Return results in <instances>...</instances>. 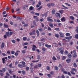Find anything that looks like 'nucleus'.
Masks as SVG:
<instances>
[{"label":"nucleus","instance_id":"nucleus-1","mask_svg":"<svg viewBox=\"0 0 78 78\" xmlns=\"http://www.w3.org/2000/svg\"><path fill=\"white\" fill-rule=\"evenodd\" d=\"M47 6L49 8H51V6H55V4L52 3H49L47 5Z\"/></svg>","mask_w":78,"mask_h":78},{"label":"nucleus","instance_id":"nucleus-2","mask_svg":"<svg viewBox=\"0 0 78 78\" xmlns=\"http://www.w3.org/2000/svg\"><path fill=\"white\" fill-rule=\"evenodd\" d=\"M6 35L8 36V37H9L10 36H12V32H10V34H9V32H6Z\"/></svg>","mask_w":78,"mask_h":78},{"label":"nucleus","instance_id":"nucleus-3","mask_svg":"<svg viewBox=\"0 0 78 78\" xmlns=\"http://www.w3.org/2000/svg\"><path fill=\"white\" fill-rule=\"evenodd\" d=\"M34 19L36 22H39V19H38V17L37 16H34Z\"/></svg>","mask_w":78,"mask_h":78},{"label":"nucleus","instance_id":"nucleus-4","mask_svg":"<svg viewBox=\"0 0 78 78\" xmlns=\"http://www.w3.org/2000/svg\"><path fill=\"white\" fill-rule=\"evenodd\" d=\"M38 5L37 4L36 5V7L37 8H39V6H40L41 5V4H42V2L40 1L38 2Z\"/></svg>","mask_w":78,"mask_h":78},{"label":"nucleus","instance_id":"nucleus-5","mask_svg":"<svg viewBox=\"0 0 78 78\" xmlns=\"http://www.w3.org/2000/svg\"><path fill=\"white\" fill-rule=\"evenodd\" d=\"M36 33L35 30H34L32 31V32H30L29 33V34L30 35H33V34H35V33Z\"/></svg>","mask_w":78,"mask_h":78},{"label":"nucleus","instance_id":"nucleus-6","mask_svg":"<svg viewBox=\"0 0 78 78\" xmlns=\"http://www.w3.org/2000/svg\"><path fill=\"white\" fill-rule=\"evenodd\" d=\"M59 34L61 37H64V34L60 32H59Z\"/></svg>","mask_w":78,"mask_h":78},{"label":"nucleus","instance_id":"nucleus-7","mask_svg":"<svg viewBox=\"0 0 78 78\" xmlns=\"http://www.w3.org/2000/svg\"><path fill=\"white\" fill-rule=\"evenodd\" d=\"M18 67L22 69V68H23V67H25V66H23V65L21 64H19L18 65Z\"/></svg>","mask_w":78,"mask_h":78},{"label":"nucleus","instance_id":"nucleus-8","mask_svg":"<svg viewBox=\"0 0 78 78\" xmlns=\"http://www.w3.org/2000/svg\"><path fill=\"white\" fill-rule=\"evenodd\" d=\"M47 20L48 22H53V20L49 18L48 17L47 18Z\"/></svg>","mask_w":78,"mask_h":78},{"label":"nucleus","instance_id":"nucleus-9","mask_svg":"<svg viewBox=\"0 0 78 78\" xmlns=\"http://www.w3.org/2000/svg\"><path fill=\"white\" fill-rule=\"evenodd\" d=\"M72 38V36H70V37H65V39H68V40H70Z\"/></svg>","mask_w":78,"mask_h":78},{"label":"nucleus","instance_id":"nucleus-10","mask_svg":"<svg viewBox=\"0 0 78 78\" xmlns=\"http://www.w3.org/2000/svg\"><path fill=\"white\" fill-rule=\"evenodd\" d=\"M70 72H76V69H75V68H72L71 69V71Z\"/></svg>","mask_w":78,"mask_h":78},{"label":"nucleus","instance_id":"nucleus-11","mask_svg":"<svg viewBox=\"0 0 78 78\" xmlns=\"http://www.w3.org/2000/svg\"><path fill=\"white\" fill-rule=\"evenodd\" d=\"M4 47H5V43L2 42L1 46V48L2 49H3V48H4Z\"/></svg>","mask_w":78,"mask_h":78},{"label":"nucleus","instance_id":"nucleus-12","mask_svg":"<svg viewBox=\"0 0 78 78\" xmlns=\"http://www.w3.org/2000/svg\"><path fill=\"white\" fill-rule=\"evenodd\" d=\"M56 17H58V16L59 18H61V14L59 13H56L55 15Z\"/></svg>","mask_w":78,"mask_h":78},{"label":"nucleus","instance_id":"nucleus-13","mask_svg":"<svg viewBox=\"0 0 78 78\" xmlns=\"http://www.w3.org/2000/svg\"><path fill=\"white\" fill-rule=\"evenodd\" d=\"M71 61H72V59L70 58H68L66 60L67 63H69L70 62H71Z\"/></svg>","mask_w":78,"mask_h":78},{"label":"nucleus","instance_id":"nucleus-14","mask_svg":"<svg viewBox=\"0 0 78 78\" xmlns=\"http://www.w3.org/2000/svg\"><path fill=\"white\" fill-rule=\"evenodd\" d=\"M5 59H7V57H5L4 58H3L2 59V62L3 64H5Z\"/></svg>","mask_w":78,"mask_h":78},{"label":"nucleus","instance_id":"nucleus-15","mask_svg":"<svg viewBox=\"0 0 78 78\" xmlns=\"http://www.w3.org/2000/svg\"><path fill=\"white\" fill-rule=\"evenodd\" d=\"M45 46L46 47H48V48H51V45H49L48 44H45Z\"/></svg>","mask_w":78,"mask_h":78},{"label":"nucleus","instance_id":"nucleus-16","mask_svg":"<svg viewBox=\"0 0 78 78\" xmlns=\"http://www.w3.org/2000/svg\"><path fill=\"white\" fill-rule=\"evenodd\" d=\"M49 25L51 28H54V27L53 26V24L52 23H49Z\"/></svg>","mask_w":78,"mask_h":78},{"label":"nucleus","instance_id":"nucleus-17","mask_svg":"<svg viewBox=\"0 0 78 78\" xmlns=\"http://www.w3.org/2000/svg\"><path fill=\"white\" fill-rule=\"evenodd\" d=\"M61 20L62 22H65L66 20H65V17H63V18H62L61 19Z\"/></svg>","mask_w":78,"mask_h":78},{"label":"nucleus","instance_id":"nucleus-18","mask_svg":"<svg viewBox=\"0 0 78 78\" xmlns=\"http://www.w3.org/2000/svg\"><path fill=\"white\" fill-rule=\"evenodd\" d=\"M67 56L68 58H72V55L70 53H69L67 55Z\"/></svg>","mask_w":78,"mask_h":78},{"label":"nucleus","instance_id":"nucleus-19","mask_svg":"<svg viewBox=\"0 0 78 78\" xmlns=\"http://www.w3.org/2000/svg\"><path fill=\"white\" fill-rule=\"evenodd\" d=\"M29 9L30 11H33V10H34V7L32 6H30Z\"/></svg>","mask_w":78,"mask_h":78},{"label":"nucleus","instance_id":"nucleus-20","mask_svg":"<svg viewBox=\"0 0 78 78\" xmlns=\"http://www.w3.org/2000/svg\"><path fill=\"white\" fill-rule=\"evenodd\" d=\"M55 9H52V14H55Z\"/></svg>","mask_w":78,"mask_h":78},{"label":"nucleus","instance_id":"nucleus-21","mask_svg":"<svg viewBox=\"0 0 78 78\" xmlns=\"http://www.w3.org/2000/svg\"><path fill=\"white\" fill-rule=\"evenodd\" d=\"M8 71L9 72V73H10V74H12V69H8Z\"/></svg>","mask_w":78,"mask_h":78},{"label":"nucleus","instance_id":"nucleus-22","mask_svg":"<svg viewBox=\"0 0 78 78\" xmlns=\"http://www.w3.org/2000/svg\"><path fill=\"white\" fill-rule=\"evenodd\" d=\"M55 37H56L57 38H58L59 37V35L58 34H55Z\"/></svg>","mask_w":78,"mask_h":78},{"label":"nucleus","instance_id":"nucleus-23","mask_svg":"<svg viewBox=\"0 0 78 78\" xmlns=\"http://www.w3.org/2000/svg\"><path fill=\"white\" fill-rule=\"evenodd\" d=\"M36 32L37 34V37H39V31H38V30H37Z\"/></svg>","mask_w":78,"mask_h":78},{"label":"nucleus","instance_id":"nucleus-24","mask_svg":"<svg viewBox=\"0 0 78 78\" xmlns=\"http://www.w3.org/2000/svg\"><path fill=\"white\" fill-rule=\"evenodd\" d=\"M55 68V70H59V68H58V67H57L56 66H55L54 67Z\"/></svg>","mask_w":78,"mask_h":78},{"label":"nucleus","instance_id":"nucleus-25","mask_svg":"<svg viewBox=\"0 0 78 78\" xmlns=\"http://www.w3.org/2000/svg\"><path fill=\"white\" fill-rule=\"evenodd\" d=\"M73 66L74 67H78V66L76 65V63L75 62L73 64Z\"/></svg>","mask_w":78,"mask_h":78},{"label":"nucleus","instance_id":"nucleus-26","mask_svg":"<svg viewBox=\"0 0 78 78\" xmlns=\"http://www.w3.org/2000/svg\"><path fill=\"white\" fill-rule=\"evenodd\" d=\"M62 6L64 8V9H69V8H68V7H67L66 6H65L64 5H62Z\"/></svg>","mask_w":78,"mask_h":78},{"label":"nucleus","instance_id":"nucleus-27","mask_svg":"<svg viewBox=\"0 0 78 78\" xmlns=\"http://www.w3.org/2000/svg\"><path fill=\"white\" fill-rule=\"evenodd\" d=\"M46 69L47 70H50V67L48 66H46Z\"/></svg>","mask_w":78,"mask_h":78},{"label":"nucleus","instance_id":"nucleus-28","mask_svg":"<svg viewBox=\"0 0 78 78\" xmlns=\"http://www.w3.org/2000/svg\"><path fill=\"white\" fill-rule=\"evenodd\" d=\"M4 26L5 28H8V25L6 24L5 23L4 24Z\"/></svg>","mask_w":78,"mask_h":78},{"label":"nucleus","instance_id":"nucleus-29","mask_svg":"<svg viewBox=\"0 0 78 78\" xmlns=\"http://www.w3.org/2000/svg\"><path fill=\"white\" fill-rule=\"evenodd\" d=\"M59 12L61 14H62L63 12H64V10H60L59 11Z\"/></svg>","mask_w":78,"mask_h":78},{"label":"nucleus","instance_id":"nucleus-30","mask_svg":"<svg viewBox=\"0 0 78 78\" xmlns=\"http://www.w3.org/2000/svg\"><path fill=\"white\" fill-rule=\"evenodd\" d=\"M11 42L13 44H15L16 42V40H11Z\"/></svg>","mask_w":78,"mask_h":78},{"label":"nucleus","instance_id":"nucleus-31","mask_svg":"<svg viewBox=\"0 0 78 78\" xmlns=\"http://www.w3.org/2000/svg\"><path fill=\"white\" fill-rule=\"evenodd\" d=\"M66 36H70V34L69 33H66Z\"/></svg>","mask_w":78,"mask_h":78},{"label":"nucleus","instance_id":"nucleus-32","mask_svg":"<svg viewBox=\"0 0 78 78\" xmlns=\"http://www.w3.org/2000/svg\"><path fill=\"white\" fill-rule=\"evenodd\" d=\"M2 55L3 56H7V55L4 53H2Z\"/></svg>","mask_w":78,"mask_h":78},{"label":"nucleus","instance_id":"nucleus-33","mask_svg":"<svg viewBox=\"0 0 78 78\" xmlns=\"http://www.w3.org/2000/svg\"><path fill=\"white\" fill-rule=\"evenodd\" d=\"M27 39V38L26 37H24L23 38V41H26Z\"/></svg>","mask_w":78,"mask_h":78},{"label":"nucleus","instance_id":"nucleus-34","mask_svg":"<svg viewBox=\"0 0 78 78\" xmlns=\"http://www.w3.org/2000/svg\"><path fill=\"white\" fill-rule=\"evenodd\" d=\"M22 64H23V66H24L25 67V64H26L25 62L24 61H22Z\"/></svg>","mask_w":78,"mask_h":78},{"label":"nucleus","instance_id":"nucleus-35","mask_svg":"<svg viewBox=\"0 0 78 78\" xmlns=\"http://www.w3.org/2000/svg\"><path fill=\"white\" fill-rule=\"evenodd\" d=\"M77 57V55H76V53L74 54H73V57L74 58H76V57Z\"/></svg>","mask_w":78,"mask_h":78},{"label":"nucleus","instance_id":"nucleus-36","mask_svg":"<svg viewBox=\"0 0 78 78\" xmlns=\"http://www.w3.org/2000/svg\"><path fill=\"white\" fill-rule=\"evenodd\" d=\"M75 38L76 39H78V34H76L75 36Z\"/></svg>","mask_w":78,"mask_h":78},{"label":"nucleus","instance_id":"nucleus-37","mask_svg":"<svg viewBox=\"0 0 78 78\" xmlns=\"http://www.w3.org/2000/svg\"><path fill=\"white\" fill-rule=\"evenodd\" d=\"M52 59L53 60H54V61L57 60V59H56V57H55L54 56H53V57Z\"/></svg>","mask_w":78,"mask_h":78},{"label":"nucleus","instance_id":"nucleus-38","mask_svg":"<svg viewBox=\"0 0 78 78\" xmlns=\"http://www.w3.org/2000/svg\"><path fill=\"white\" fill-rule=\"evenodd\" d=\"M76 29L75 30V31L77 33H78V27H76Z\"/></svg>","mask_w":78,"mask_h":78},{"label":"nucleus","instance_id":"nucleus-39","mask_svg":"<svg viewBox=\"0 0 78 78\" xmlns=\"http://www.w3.org/2000/svg\"><path fill=\"white\" fill-rule=\"evenodd\" d=\"M60 53L62 54V55H63L64 54V51L62 50H61L60 51Z\"/></svg>","mask_w":78,"mask_h":78},{"label":"nucleus","instance_id":"nucleus-40","mask_svg":"<svg viewBox=\"0 0 78 78\" xmlns=\"http://www.w3.org/2000/svg\"><path fill=\"white\" fill-rule=\"evenodd\" d=\"M38 30L40 32H41V31H43V30L42 28H41L40 29H38Z\"/></svg>","mask_w":78,"mask_h":78},{"label":"nucleus","instance_id":"nucleus-41","mask_svg":"<svg viewBox=\"0 0 78 78\" xmlns=\"http://www.w3.org/2000/svg\"><path fill=\"white\" fill-rule=\"evenodd\" d=\"M50 73L51 75H54V72L53 71H51Z\"/></svg>","mask_w":78,"mask_h":78},{"label":"nucleus","instance_id":"nucleus-42","mask_svg":"<svg viewBox=\"0 0 78 78\" xmlns=\"http://www.w3.org/2000/svg\"><path fill=\"white\" fill-rule=\"evenodd\" d=\"M70 19H71V20H74V17H73V16H70Z\"/></svg>","mask_w":78,"mask_h":78},{"label":"nucleus","instance_id":"nucleus-43","mask_svg":"<svg viewBox=\"0 0 78 78\" xmlns=\"http://www.w3.org/2000/svg\"><path fill=\"white\" fill-rule=\"evenodd\" d=\"M22 73L23 75H25V74L26 73H25V70L22 71Z\"/></svg>","mask_w":78,"mask_h":78},{"label":"nucleus","instance_id":"nucleus-44","mask_svg":"<svg viewBox=\"0 0 78 78\" xmlns=\"http://www.w3.org/2000/svg\"><path fill=\"white\" fill-rule=\"evenodd\" d=\"M33 25H35V26H36V21H35L34 20L33 21Z\"/></svg>","mask_w":78,"mask_h":78},{"label":"nucleus","instance_id":"nucleus-45","mask_svg":"<svg viewBox=\"0 0 78 78\" xmlns=\"http://www.w3.org/2000/svg\"><path fill=\"white\" fill-rule=\"evenodd\" d=\"M68 53H69V52H68V51L66 50L65 51V55H67Z\"/></svg>","mask_w":78,"mask_h":78},{"label":"nucleus","instance_id":"nucleus-46","mask_svg":"<svg viewBox=\"0 0 78 78\" xmlns=\"http://www.w3.org/2000/svg\"><path fill=\"white\" fill-rule=\"evenodd\" d=\"M39 60H36V61H34L33 60V61H32V62H39Z\"/></svg>","mask_w":78,"mask_h":78},{"label":"nucleus","instance_id":"nucleus-47","mask_svg":"<svg viewBox=\"0 0 78 78\" xmlns=\"http://www.w3.org/2000/svg\"><path fill=\"white\" fill-rule=\"evenodd\" d=\"M37 59H41V57H40V55H37Z\"/></svg>","mask_w":78,"mask_h":78},{"label":"nucleus","instance_id":"nucleus-48","mask_svg":"<svg viewBox=\"0 0 78 78\" xmlns=\"http://www.w3.org/2000/svg\"><path fill=\"white\" fill-rule=\"evenodd\" d=\"M38 45L39 46V47H41L42 46V44L41 42H39L38 43Z\"/></svg>","mask_w":78,"mask_h":78},{"label":"nucleus","instance_id":"nucleus-49","mask_svg":"<svg viewBox=\"0 0 78 78\" xmlns=\"http://www.w3.org/2000/svg\"><path fill=\"white\" fill-rule=\"evenodd\" d=\"M65 3L66 5H67L68 6H71V5L68 3Z\"/></svg>","mask_w":78,"mask_h":78},{"label":"nucleus","instance_id":"nucleus-50","mask_svg":"<svg viewBox=\"0 0 78 78\" xmlns=\"http://www.w3.org/2000/svg\"><path fill=\"white\" fill-rule=\"evenodd\" d=\"M48 30L49 31H51V29L50 28V27H48Z\"/></svg>","mask_w":78,"mask_h":78},{"label":"nucleus","instance_id":"nucleus-51","mask_svg":"<svg viewBox=\"0 0 78 78\" xmlns=\"http://www.w3.org/2000/svg\"><path fill=\"white\" fill-rule=\"evenodd\" d=\"M66 58V56H63L62 57V60H64Z\"/></svg>","mask_w":78,"mask_h":78},{"label":"nucleus","instance_id":"nucleus-52","mask_svg":"<svg viewBox=\"0 0 78 78\" xmlns=\"http://www.w3.org/2000/svg\"><path fill=\"white\" fill-rule=\"evenodd\" d=\"M41 66H42V65H41V63L38 64L37 65V66L38 67H41Z\"/></svg>","mask_w":78,"mask_h":78},{"label":"nucleus","instance_id":"nucleus-53","mask_svg":"<svg viewBox=\"0 0 78 78\" xmlns=\"http://www.w3.org/2000/svg\"><path fill=\"white\" fill-rule=\"evenodd\" d=\"M11 53L12 55H14V53H15V52L14 51H11Z\"/></svg>","mask_w":78,"mask_h":78},{"label":"nucleus","instance_id":"nucleus-54","mask_svg":"<svg viewBox=\"0 0 78 78\" xmlns=\"http://www.w3.org/2000/svg\"><path fill=\"white\" fill-rule=\"evenodd\" d=\"M16 4L17 5H18V6H19V5H20V2H19V1H18L17 2H16Z\"/></svg>","mask_w":78,"mask_h":78},{"label":"nucleus","instance_id":"nucleus-55","mask_svg":"<svg viewBox=\"0 0 78 78\" xmlns=\"http://www.w3.org/2000/svg\"><path fill=\"white\" fill-rule=\"evenodd\" d=\"M22 53H23V54H25V53H26V51L24 50H22Z\"/></svg>","mask_w":78,"mask_h":78},{"label":"nucleus","instance_id":"nucleus-56","mask_svg":"<svg viewBox=\"0 0 78 78\" xmlns=\"http://www.w3.org/2000/svg\"><path fill=\"white\" fill-rule=\"evenodd\" d=\"M28 24H26L23 25V26L25 27H28Z\"/></svg>","mask_w":78,"mask_h":78},{"label":"nucleus","instance_id":"nucleus-57","mask_svg":"<svg viewBox=\"0 0 78 78\" xmlns=\"http://www.w3.org/2000/svg\"><path fill=\"white\" fill-rule=\"evenodd\" d=\"M33 2L32 3V5H34L35 4V3H36V2H35V1L34 0L33 1Z\"/></svg>","mask_w":78,"mask_h":78},{"label":"nucleus","instance_id":"nucleus-58","mask_svg":"<svg viewBox=\"0 0 78 78\" xmlns=\"http://www.w3.org/2000/svg\"><path fill=\"white\" fill-rule=\"evenodd\" d=\"M2 70L4 73V72H6V69H5V68H3L2 69Z\"/></svg>","mask_w":78,"mask_h":78},{"label":"nucleus","instance_id":"nucleus-59","mask_svg":"<svg viewBox=\"0 0 78 78\" xmlns=\"http://www.w3.org/2000/svg\"><path fill=\"white\" fill-rule=\"evenodd\" d=\"M15 56H18L19 55V53L18 52H15Z\"/></svg>","mask_w":78,"mask_h":78},{"label":"nucleus","instance_id":"nucleus-60","mask_svg":"<svg viewBox=\"0 0 78 78\" xmlns=\"http://www.w3.org/2000/svg\"><path fill=\"white\" fill-rule=\"evenodd\" d=\"M58 67H60V68H62V65L61 64H59Z\"/></svg>","mask_w":78,"mask_h":78},{"label":"nucleus","instance_id":"nucleus-61","mask_svg":"<svg viewBox=\"0 0 78 78\" xmlns=\"http://www.w3.org/2000/svg\"><path fill=\"white\" fill-rule=\"evenodd\" d=\"M10 25H13V22L12 21H10Z\"/></svg>","mask_w":78,"mask_h":78},{"label":"nucleus","instance_id":"nucleus-62","mask_svg":"<svg viewBox=\"0 0 78 78\" xmlns=\"http://www.w3.org/2000/svg\"><path fill=\"white\" fill-rule=\"evenodd\" d=\"M30 69V68L29 67H27L26 68V69L27 70H29V69Z\"/></svg>","mask_w":78,"mask_h":78},{"label":"nucleus","instance_id":"nucleus-63","mask_svg":"<svg viewBox=\"0 0 78 78\" xmlns=\"http://www.w3.org/2000/svg\"><path fill=\"white\" fill-rule=\"evenodd\" d=\"M67 71H63V73H64L65 74H67Z\"/></svg>","mask_w":78,"mask_h":78},{"label":"nucleus","instance_id":"nucleus-64","mask_svg":"<svg viewBox=\"0 0 78 78\" xmlns=\"http://www.w3.org/2000/svg\"><path fill=\"white\" fill-rule=\"evenodd\" d=\"M61 77L62 78H65V76H64V75L62 74L61 76Z\"/></svg>","mask_w":78,"mask_h":78}]
</instances>
